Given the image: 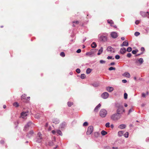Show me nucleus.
I'll return each instance as SVG.
<instances>
[{
	"instance_id": "obj_1",
	"label": "nucleus",
	"mask_w": 149,
	"mask_h": 149,
	"mask_svg": "<svg viewBox=\"0 0 149 149\" xmlns=\"http://www.w3.org/2000/svg\"><path fill=\"white\" fill-rule=\"evenodd\" d=\"M121 117V115L120 113H117L112 115L111 116V119L114 120H117L120 118Z\"/></svg>"
},
{
	"instance_id": "obj_2",
	"label": "nucleus",
	"mask_w": 149,
	"mask_h": 149,
	"mask_svg": "<svg viewBox=\"0 0 149 149\" xmlns=\"http://www.w3.org/2000/svg\"><path fill=\"white\" fill-rule=\"evenodd\" d=\"M43 139L42 135L40 132H39L37 134L36 137V142L40 143H41Z\"/></svg>"
},
{
	"instance_id": "obj_3",
	"label": "nucleus",
	"mask_w": 149,
	"mask_h": 149,
	"mask_svg": "<svg viewBox=\"0 0 149 149\" xmlns=\"http://www.w3.org/2000/svg\"><path fill=\"white\" fill-rule=\"evenodd\" d=\"M118 109L117 110V112L119 113L120 114L125 112V110L124 109L122 105H119L117 106Z\"/></svg>"
},
{
	"instance_id": "obj_4",
	"label": "nucleus",
	"mask_w": 149,
	"mask_h": 149,
	"mask_svg": "<svg viewBox=\"0 0 149 149\" xmlns=\"http://www.w3.org/2000/svg\"><path fill=\"white\" fill-rule=\"evenodd\" d=\"M107 113V111L106 110L104 109H101L100 112V116L102 118L105 117Z\"/></svg>"
},
{
	"instance_id": "obj_5",
	"label": "nucleus",
	"mask_w": 149,
	"mask_h": 149,
	"mask_svg": "<svg viewBox=\"0 0 149 149\" xmlns=\"http://www.w3.org/2000/svg\"><path fill=\"white\" fill-rule=\"evenodd\" d=\"M28 111H23L21 113L20 117L21 118L23 119H26V116L28 115Z\"/></svg>"
},
{
	"instance_id": "obj_6",
	"label": "nucleus",
	"mask_w": 149,
	"mask_h": 149,
	"mask_svg": "<svg viewBox=\"0 0 149 149\" xmlns=\"http://www.w3.org/2000/svg\"><path fill=\"white\" fill-rule=\"evenodd\" d=\"M93 128L92 126H89L88 127L87 130L86 132V134L87 135H90L91 134L93 131Z\"/></svg>"
},
{
	"instance_id": "obj_7",
	"label": "nucleus",
	"mask_w": 149,
	"mask_h": 149,
	"mask_svg": "<svg viewBox=\"0 0 149 149\" xmlns=\"http://www.w3.org/2000/svg\"><path fill=\"white\" fill-rule=\"evenodd\" d=\"M33 125V124L31 122L29 121L28 122L27 124L25 125L24 130L26 131H27L29 127H31V126Z\"/></svg>"
},
{
	"instance_id": "obj_8",
	"label": "nucleus",
	"mask_w": 149,
	"mask_h": 149,
	"mask_svg": "<svg viewBox=\"0 0 149 149\" xmlns=\"http://www.w3.org/2000/svg\"><path fill=\"white\" fill-rule=\"evenodd\" d=\"M140 14L143 17H148V16L149 15V12H146L143 11H141Z\"/></svg>"
},
{
	"instance_id": "obj_9",
	"label": "nucleus",
	"mask_w": 149,
	"mask_h": 149,
	"mask_svg": "<svg viewBox=\"0 0 149 149\" xmlns=\"http://www.w3.org/2000/svg\"><path fill=\"white\" fill-rule=\"evenodd\" d=\"M109 96V93L107 92L103 93L101 95L102 97L104 99H106L108 98Z\"/></svg>"
},
{
	"instance_id": "obj_10",
	"label": "nucleus",
	"mask_w": 149,
	"mask_h": 149,
	"mask_svg": "<svg viewBox=\"0 0 149 149\" xmlns=\"http://www.w3.org/2000/svg\"><path fill=\"white\" fill-rule=\"evenodd\" d=\"M100 40L103 42H106L107 40V38L106 36L101 35L100 37Z\"/></svg>"
},
{
	"instance_id": "obj_11",
	"label": "nucleus",
	"mask_w": 149,
	"mask_h": 149,
	"mask_svg": "<svg viewBox=\"0 0 149 149\" xmlns=\"http://www.w3.org/2000/svg\"><path fill=\"white\" fill-rule=\"evenodd\" d=\"M107 51L111 53H114L115 52V49L111 46H109L107 49Z\"/></svg>"
},
{
	"instance_id": "obj_12",
	"label": "nucleus",
	"mask_w": 149,
	"mask_h": 149,
	"mask_svg": "<svg viewBox=\"0 0 149 149\" xmlns=\"http://www.w3.org/2000/svg\"><path fill=\"white\" fill-rule=\"evenodd\" d=\"M111 37L113 38H116L118 36L117 33L115 32H111Z\"/></svg>"
},
{
	"instance_id": "obj_13",
	"label": "nucleus",
	"mask_w": 149,
	"mask_h": 149,
	"mask_svg": "<svg viewBox=\"0 0 149 149\" xmlns=\"http://www.w3.org/2000/svg\"><path fill=\"white\" fill-rule=\"evenodd\" d=\"M34 132L32 130H31L27 134V136L29 138L32 137L33 135Z\"/></svg>"
},
{
	"instance_id": "obj_14",
	"label": "nucleus",
	"mask_w": 149,
	"mask_h": 149,
	"mask_svg": "<svg viewBox=\"0 0 149 149\" xmlns=\"http://www.w3.org/2000/svg\"><path fill=\"white\" fill-rule=\"evenodd\" d=\"M52 122L55 124H57L59 123L60 121L58 119L54 118L52 119Z\"/></svg>"
},
{
	"instance_id": "obj_15",
	"label": "nucleus",
	"mask_w": 149,
	"mask_h": 149,
	"mask_svg": "<svg viewBox=\"0 0 149 149\" xmlns=\"http://www.w3.org/2000/svg\"><path fill=\"white\" fill-rule=\"evenodd\" d=\"M128 41L127 40H125L120 45V46L122 47L123 46H127L128 45Z\"/></svg>"
},
{
	"instance_id": "obj_16",
	"label": "nucleus",
	"mask_w": 149,
	"mask_h": 149,
	"mask_svg": "<svg viewBox=\"0 0 149 149\" xmlns=\"http://www.w3.org/2000/svg\"><path fill=\"white\" fill-rule=\"evenodd\" d=\"M120 52L121 54H124L126 52L125 48V47L122 48L120 49Z\"/></svg>"
},
{
	"instance_id": "obj_17",
	"label": "nucleus",
	"mask_w": 149,
	"mask_h": 149,
	"mask_svg": "<svg viewBox=\"0 0 149 149\" xmlns=\"http://www.w3.org/2000/svg\"><path fill=\"white\" fill-rule=\"evenodd\" d=\"M106 89L109 92H111L114 89L112 87H107Z\"/></svg>"
},
{
	"instance_id": "obj_18",
	"label": "nucleus",
	"mask_w": 149,
	"mask_h": 149,
	"mask_svg": "<svg viewBox=\"0 0 149 149\" xmlns=\"http://www.w3.org/2000/svg\"><path fill=\"white\" fill-rule=\"evenodd\" d=\"M123 76L124 77H126L127 78H129L130 77V73L128 72H125L123 74Z\"/></svg>"
},
{
	"instance_id": "obj_19",
	"label": "nucleus",
	"mask_w": 149,
	"mask_h": 149,
	"mask_svg": "<svg viewBox=\"0 0 149 149\" xmlns=\"http://www.w3.org/2000/svg\"><path fill=\"white\" fill-rule=\"evenodd\" d=\"M126 125L125 124H121L118 127L120 129H123L125 128Z\"/></svg>"
},
{
	"instance_id": "obj_20",
	"label": "nucleus",
	"mask_w": 149,
	"mask_h": 149,
	"mask_svg": "<svg viewBox=\"0 0 149 149\" xmlns=\"http://www.w3.org/2000/svg\"><path fill=\"white\" fill-rule=\"evenodd\" d=\"M103 49L102 47L100 48V49L99 50L98 53L97 54L98 55H99L101 54L103 51Z\"/></svg>"
},
{
	"instance_id": "obj_21",
	"label": "nucleus",
	"mask_w": 149,
	"mask_h": 149,
	"mask_svg": "<svg viewBox=\"0 0 149 149\" xmlns=\"http://www.w3.org/2000/svg\"><path fill=\"white\" fill-rule=\"evenodd\" d=\"M123 131H119L118 132V135L119 136H122L123 135Z\"/></svg>"
},
{
	"instance_id": "obj_22",
	"label": "nucleus",
	"mask_w": 149,
	"mask_h": 149,
	"mask_svg": "<svg viewBox=\"0 0 149 149\" xmlns=\"http://www.w3.org/2000/svg\"><path fill=\"white\" fill-rule=\"evenodd\" d=\"M107 22L108 23L110 24L111 26H112V24H113V22L112 20H108Z\"/></svg>"
},
{
	"instance_id": "obj_23",
	"label": "nucleus",
	"mask_w": 149,
	"mask_h": 149,
	"mask_svg": "<svg viewBox=\"0 0 149 149\" xmlns=\"http://www.w3.org/2000/svg\"><path fill=\"white\" fill-rule=\"evenodd\" d=\"M138 61L141 65L142 64L144 61L143 59L142 58H140L138 60Z\"/></svg>"
},
{
	"instance_id": "obj_24",
	"label": "nucleus",
	"mask_w": 149,
	"mask_h": 149,
	"mask_svg": "<svg viewBox=\"0 0 149 149\" xmlns=\"http://www.w3.org/2000/svg\"><path fill=\"white\" fill-rule=\"evenodd\" d=\"M97 46V45L95 42H93L91 45V47L93 48H95Z\"/></svg>"
},
{
	"instance_id": "obj_25",
	"label": "nucleus",
	"mask_w": 149,
	"mask_h": 149,
	"mask_svg": "<svg viewBox=\"0 0 149 149\" xmlns=\"http://www.w3.org/2000/svg\"><path fill=\"white\" fill-rule=\"evenodd\" d=\"M66 125V123L65 122H63L60 125V127L61 128H63L65 127Z\"/></svg>"
},
{
	"instance_id": "obj_26",
	"label": "nucleus",
	"mask_w": 149,
	"mask_h": 149,
	"mask_svg": "<svg viewBox=\"0 0 149 149\" xmlns=\"http://www.w3.org/2000/svg\"><path fill=\"white\" fill-rule=\"evenodd\" d=\"M41 115L39 113H37L36 114L35 116V118L38 119L40 117Z\"/></svg>"
},
{
	"instance_id": "obj_27",
	"label": "nucleus",
	"mask_w": 149,
	"mask_h": 149,
	"mask_svg": "<svg viewBox=\"0 0 149 149\" xmlns=\"http://www.w3.org/2000/svg\"><path fill=\"white\" fill-rule=\"evenodd\" d=\"M93 53L92 52H87L86 54V55L87 56H88L90 57H91L92 56Z\"/></svg>"
},
{
	"instance_id": "obj_28",
	"label": "nucleus",
	"mask_w": 149,
	"mask_h": 149,
	"mask_svg": "<svg viewBox=\"0 0 149 149\" xmlns=\"http://www.w3.org/2000/svg\"><path fill=\"white\" fill-rule=\"evenodd\" d=\"M107 133V132L104 130H102L101 132V134L103 136L106 135Z\"/></svg>"
},
{
	"instance_id": "obj_29",
	"label": "nucleus",
	"mask_w": 149,
	"mask_h": 149,
	"mask_svg": "<svg viewBox=\"0 0 149 149\" xmlns=\"http://www.w3.org/2000/svg\"><path fill=\"white\" fill-rule=\"evenodd\" d=\"M93 86L94 87H97L99 86V83H94L92 84Z\"/></svg>"
},
{
	"instance_id": "obj_30",
	"label": "nucleus",
	"mask_w": 149,
	"mask_h": 149,
	"mask_svg": "<svg viewBox=\"0 0 149 149\" xmlns=\"http://www.w3.org/2000/svg\"><path fill=\"white\" fill-rule=\"evenodd\" d=\"M91 71V70L90 68H88L86 70V73L87 74L90 73Z\"/></svg>"
},
{
	"instance_id": "obj_31",
	"label": "nucleus",
	"mask_w": 149,
	"mask_h": 149,
	"mask_svg": "<svg viewBox=\"0 0 149 149\" xmlns=\"http://www.w3.org/2000/svg\"><path fill=\"white\" fill-rule=\"evenodd\" d=\"M21 98L22 100V99L27 100V99L26 98V95L24 94L22 95L21 96Z\"/></svg>"
},
{
	"instance_id": "obj_32",
	"label": "nucleus",
	"mask_w": 149,
	"mask_h": 149,
	"mask_svg": "<svg viewBox=\"0 0 149 149\" xmlns=\"http://www.w3.org/2000/svg\"><path fill=\"white\" fill-rule=\"evenodd\" d=\"M129 136V133L128 132H126L124 134V136L125 138H127Z\"/></svg>"
},
{
	"instance_id": "obj_33",
	"label": "nucleus",
	"mask_w": 149,
	"mask_h": 149,
	"mask_svg": "<svg viewBox=\"0 0 149 149\" xmlns=\"http://www.w3.org/2000/svg\"><path fill=\"white\" fill-rule=\"evenodd\" d=\"M13 105L15 107H17L19 106V104L17 102H14L13 104Z\"/></svg>"
},
{
	"instance_id": "obj_34",
	"label": "nucleus",
	"mask_w": 149,
	"mask_h": 149,
	"mask_svg": "<svg viewBox=\"0 0 149 149\" xmlns=\"http://www.w3.org/2000/svg\"><path fill=\"white\" fill-rule=\"evenodd\" d=\"M57 133L60 135L62 136V133L60 130H58L57 131Z\"/></svg>"
},
{
	"instance_id": "obj_35",
	"label": "nucleus",
	"mask_w": 149,
	"mask_h": 149,
	"mask_svg": "<svg viewBox=\"0 0 149 149\" xmlns=\"http://www.w3.org/2000/svg\"><path fill=\"white\" fill-rule=\"evenodd\" d=\"M132 49L131 47H128L127 48V51L128 52H130L132 51Z\"/></svg>"
},
{
	"instance_id": "obj_36",
	"label": "nucleus",
	"mask_w": 149,
	"mask_h": 149,
	"mask_svg": "<svg viewBox=\"0 0 149 149\" xmlns=\"http://www.w3.org/2000/svg\"><path fill=\"white\" fill-rule=\"evenodd\" d=\"M73 103L72 102H68V105L69 107H70L73 104Z\"/></svg>"
},
{
	"instance_id": "obj_37",
	"label": "nucleus",
	"mask_w": 149,
	"mask_h": 149,
	"mask_svg": "<svg viewBox=\"0 0 149 149\" xmlns=\"http://www.w3.org/2000/svg\"><path fill=\"white\" fill-rule=\"evenodd\" d=\"M85 75L84 74H82L81 75L80 77L82 79H84L85 77Z\"/></svg>"
},
{
	"instance_id": "obj_38",
	"label": "nucleus",
	"mask_w": 149,
	"mask_h": 149,
	"mask_svg": "<svg viewBox=\"0 0 149 149\" xmlns=\"http://www.w3.org/2000/svg\"><path fill=\"white\" fill-rule=\"evenodd\" d=\"M140 34V33L139 32H136L134 33V35L136 36H139Z\"/></svg>"
},
{
	"instance_id": "obj_39",
	"label": "nucleus",
	"mask_w": 149,
	"mask_h": 149,
	"mask_svg": "<svg viewBox=\"0 0 149 149\" xmlns=\"http://www.w3.org/2000/svg\"><path fill=\"white\" fill-rule=\"evenodd\" d=\"M60 55L62 57H64L65 56V54L64 52H62L60 54Z\"/></svg>"
},
{
	"instance_id": "obj_40",
	"label": "nucleus",
	"mask_w": 149,
	"mask_h": 149,
	"mask_svg": "<svg viewBox=\"0 0 149 149\" xmlns=\"http://www.w3.org/2000/svg\"><path fill=\"white\" fill-rule=\"evenodd\" d=\"M115 69H116L115 68L112 67H110L109 68V70L110 71L112 70H115Z\"/></svg>"
},
{
	"instance_id": "obj_41",
	"label": "nucleus",
	"mask_w": 149,
	"mask_h": 149,
	"mask_svg": "<svg viewBox=\"0 0 149 149\" xmlns=\"http://www.w3.org/2000/svg\"><path fill=\"white\" fill-rule=\"evenodd\" d=\"M124 98L125 99L127 98V94L126 93H125L124 94Z\"/></svg>"
},
{
	"instance_id": "obj_42",
	"label": "nucleus",
	"mask_w": 149,
	"mask_h": 149,
	"mask_svg": "<svg viewBox=\"0 0 149 149\" xmlns=\"http://www.w3.org/2000/svg\"><path fill=\"white\" fill-rule=\"evenodd\" d=\"M138 50H133L132 52V53L133 54H135L138 52Z\"/></svg>"
},
{
	"instance_id": "obj_43",
	"label": "nucleus",
	"mask_w": 149,
	"mask_h": 149,
	"mask_svg": "<svg viewBox=\"0 0 149 149\" xmlns=\"http://www.w3.org/2000/svg\"><path fill=\"white\" fill-rule=\"evenodd\" d=\"M110 123L109 122L105 124V126L107 127H110Z\"/></svg>"
},
{
	"instance_id": "obj_44",
	"label": "nucleus",
	"mask_w": 149,
	"mask_h": 149,
	"mask_svg": "<svg viewBox=\"0 0 149 149\" xmlns=\"http://www.w3.org/2000/svg\"><path fill=\"white\" fill-rule=\"evenodd\" d=\"M88 125V123L86 122H85L83 124V126H87Z\"/></svg>"
},
{
	"instance_id": "obj_45",
	"label": "nucleus",
	"mask_w": 149,
	"mask_h": 149,
	"mask_svg": "<svg viewBox=\"0 0 149 149\" xmlns=\"http://www.w3.org/2000/svg\"><path fill=\"white\" fill-rule=\"evenodd\" d=\"M115 58L116 59H118L120 58V56L119 55H116L115 56Z\"/></svg>"
},
{
	"instance_id": "obj_46",
	"label": "nucleus",
	"mask_w": 149,
	"mask_h": 149,
	"mask_svg": "<svg viewBox=\"0 0 149 149\" xmlns=\"http://www.w3.org/2000/svg\"><path fill=\"white\" fill-rule=\"evenodd\" d=\"M80 70L79 68H77L76 70V72H77L78 73H79L80 72Z\"/></svg>"
},
{
	"instance_id": "obj_47",
	"label": "nucleus",
	"mask_w": 149,
	"mask_h": 149,
	"mask_svg": "<svg viewBox=\"0 0 149 149\" xmlns=\"http://www.w3.org/2000/svg\"><path fill=\"white\" fill-rule=\"evenodd\" d=\"M146 95L145 93H142V95H141L142 97H146Z\"/></svg>"
},
{
	"instance_id": "obj_48",
	"label": "nucleus",
	"mask_w": 149,
	"mask_h": 149,
	"mask_svg": "<svg viewBox=\"0 0 149 149\" xmlns=\"http://www.w3.org/2000/svg\"><path fill=\"white\" fill-rule=\"evenodd\" d=\"M100 63L101 64L104 63H105V61L103 60H101L100 61Z\"/></svg>"
},
{
	"instance_id": "obj_49",
	"label": "nucleus",
	"mask_w": 149,
	"mask_h": 149,
	"mask_svg": "<svg viewBox=\"0 0 149 149\" xmlns=\"http://www.w3.org/2000/svg\"><path fill=\"white\" fill-rule=\"evenodd\" d=\"M107 58L108 59H114V58H112V56H108Z\"/></svg>"
},
{
	"instance_id": "obj_50",
	"label": "nucleus",
	"mask_w": 149,
	"mask_h": 149,
	"mask_svg": "<svg viewBox=\"0 0 149 149\" xmlns=\"http://www.w3.org/2000/svg\"><path fill=\"white\" fill-rule=\"evenodd\" d=\"M132 54L130 53H129L127 54V56L128 57L130 58Z\"/></svg>"
},
{
	"instance_id": "obj_51",
	"label": "nucleus",
	"mask_w": 149,
	"mask_h": 149,
	"mask_svg": "<svg viewBox=\"0 0 149 149\" xmlns=\"http://www.w3.org/2000/svg\"><path fill=\"white\" fill-rule=\"evenodd\" d=\"M98 108H97L96 107L94 109V111L95 112H97L98 110Z\"/></svg>"
},
{
	"instance_id": "obj_52",
	"label": "nucleus",
	"mask_w": 149,
	"mask_h": 149,
	"mask_svg": "<svg viewBox=\"0 0 149 149\" xmlns=\"http://www.w3.org/2000/svg\"><path fill=\"white\" fill-rule=\"evenodd\" d=\"M81 52V49H78L76 51V52L77 53H80Z\"/></svg>"
},
{
	"instance_id": "obj_53",
	"label": "nucleus",
	"mask_w": 149,
	"mask_h": 149,
	"mask_svg": "<svg viewBox=\"0 0 149 149\" xmlns=\"http://www.w3.org/2000/svg\"><path fill=\"white\" fill-rule=\"evenodd\" d=\"M73 23H75L76 24H78L79 23V22L78 21H76L75 22H73Z\"/></svg>"
},
{
	"instance_id": "obj_54",
	"label": "nucleus",
	"mask_w": 149,
	"mask_h": 149,
	"mask_svg": "<svg viewBox=\"0 0 149 149\" xmlns=\"http://www.w3.org/2000/svg\"><path fill=\"white\" fill-rule=\"evenodd\" d=\"M133 111V110L132 109H129L128 112V114H129L131 112H132Z\"/></svg>"
},
{
	"instance_id": "obj_55",
	"label": "nucleus",
	"mask_w": 149,
	"mask_h": 149,
	"mask_svg": "<svg viewBox=\"0 0 149 149\" xmlns=\"http://www.w3.org/2000/svg\"><path fill=\"white\" fill-rule=\"evenodd\" d=\"M122 82L124 83H126L127 82V81L125 79H123L122 80Z\"/></svg>"
},
{
	"instance_id": "obj_56",
	"label": "nucleus",
	"mask_w": 149,
	"mask_h": 149,
	"mask_svg": "<svg viewBox=\"0 0 149 149\" xmlns=\"http://www.w3.org/2000/svg\"><path fill=\"white\" fill-rule=\"evenodd\" d=\"M101 105L100 104H99L96 107L99 109V108L101 107Z\"/></svg>"
},
{
	"instance_id": "obj_57",
	"label": "nucleus",
	"mask_w": 149,
	"mask_h": 149,
	"mask_svg": "<svg viewBox=\"0 0 149 149\" xmlns=\"http://www.w3.org/2000/svg\"><path fill=\"white\" fill-rule=\"evenodd\" d=\"M52 132V133L54 134H55L56 132L54 130H53Z\"/></svg>"
},
{
	"instance_id": "obj_58",
	"label": "nucleus",
	"mask_w": 149,
	"mask_h": 149,
	"mask_svg": "<svg viewBox=\"0 0 149 149\" xmlns=\"http://www.w3.org/2000/svg\"><path fill=\"white\" fill-rule=\"evenodd\" d=\"M141 50L142 51H145V49L143 47H142L141 49Z\"/></svg>"
},
{
	"instance_id": "obj_59",
	"label": "nucleus",
	"mask_w": 149,
	"mask_h": 149,
	"mask_svg": "<svg viewBox=\"0 0 149 149\" xmlns=\"http://www.w3.org/2000/svg\"><path fill=\"white\" fill-rule=\"evenodd\" d=\"M115 64V63L114 62H113L111 63H110V65H114Z\"/></svg>"
},
{
	"instance_id": "obj_60",
	"label": "nucleus",
	"mask_w": 149,
	"mask_h": 149,
	"mask_svg": "<svg viewBox=\"0 0 149 149\" xmlns=\"http://www.w3.org/2000/svg\"><path fill=\"white\" fill-rule=\"evenodd\" d=\"M121 39L122 40H124L125 39V38L123 37H121Z\"/></svg>"
},
{
	"instance_id": "obj_61",
	"label": "nucleus",
	"mask_w": 149,
	"mask_h": 149,
	"mask_svg": "<svg viewBox=\"0 0 149 149\" xmlns=\"http://www.w3.org/2000/svg\"><path fill=\"white\" fill-rule=\"evenodd\" d=\"M4 142V141L3 140H1L0 141V143L1 144H3V143Z\"/></svg>"
},
{
	"instance_id": "obj_62",
	"label": "nucleus",
	"mask_w": 149,
	"mask_h": 149,
	"mask_svg": "<svg viewBox=\"0 0 149 149\" xmlns=\"http://www.w3.org/2000/svg\"><path fill=\"white\" fill-rule=\"evenodd\" d=\"M146 141H149V138H147L146 139Z\"/></svg>"
},
{
	"instance_id": "obj_63",
	"label": "nucleus",
	"mask_w": 149,
	"mask_h": 149,
	"mask_svg": "<svg viewBox=\"0 0 149 149\" xmlns=\"http://www.w3.org/2000/svg\"><path fill=\"white\" fill-rule=\"evenodd\" d=\"M124 106L125 107H127V104L126 103H125V104H124Z\"/></svg>"
},
{
	"instance_id": "obj_64",
	"label": "nucleus",
	"mask_w": 149,
	"mask_h": 149,
	"mask_svg": "<svg viewBox=\"0 0 149 149\" xmlns=\"http://www.w3.org/2000/svg\"><path fill=\"white\" fill-rule=\"evenodd\" d=\"M112 148L113 149H117L118 148L117 147H112Z\"/></svg>"
}]
</instances>
